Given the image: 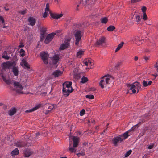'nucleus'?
Here are the masks:
<instances>
[{
    "label": "nucleus",
    "instance_id": "nucleus-1",
    "mask_svg": "<svg viewBox=\"0 0 158 158\" xmlns=\"http://www.w3.org/2000/svg\"><path fill=\"white\" fill-rule=\"evenodd\" d=\"M111 77L110 75H105L102 77L99 82V85L102 89L107 87L109 88L108 85L110 83Z\"/></svg>",
    "mask_w": 158,
    "mask_h": 158
},
{
    "label": "nucleus",
    "instance_id": "nucleus-2",
    "mask_svg": "<svg viewBox=\"0 0 158 158\" xmlns=\"http://www.w3.org/2000/svg\"><path fill=\"white\" fill-rule=\"evenodd\" d=\"M72 139L73 142V147L72 146V142L70 141L69 145V151L71 152H75L76 150L75 148L77 147L78 145L79 142V138L77 136L70 137L69 139Z\"/></svg>",
    "mask_w": 158,
    "mask_h": 158
},
{
    "label": "nucleus",
    "instance_id": "nucleus-3",
    "mask_svg": "<svg viewBox=\"0 0 158 158\" xmlns=\"http://www.w3.org/2000/svg\"><path fill=\"white\" fill-rule=\"evenodd\" d=\"M128 88L131 90L133 93H138L140 89L141 85L138 82H134L131 84H128L127 85Z\"/></svg>",
    "mask_w": 158,
    "mask_h": 158
},
{
    "label": "nucleus",
    "instance_id": "nucleus-4",
    "mask_svg": "<svg viewBox=\"0 0 158 158\" xmlns=\"http://www.w3.org/2000/svg\"><path fill=\"white\" fill-rule=\"evenodd\" d=\"M83 34V33L82 30H77L75 32L74 36L75 40L76 45H78L79 44V42L81 40V37Z\"/></svg>",
    "mask_w": 158,
    "mask_h": 158
},
{
    "label": "nucleus",
    "instance_id": "nucleus-5",
    "mask_svg": "<svg viewBox=\"0 0 158 158\" xmlns=\"http://www.w3.org/2000/svg\"><path fill=\"white\" fill-rule=\"evenodd\" d=\"M13 85L14 90L15 91L18 93H23V87L21 82L15 81L14 82Z\"/></svg>",
    "mask_w": 158,
    "mask_h": 158
},
{
    "label": "nucleus",
    "instance_id": "nucleus-6",
    "mask_svg": "<svg viewBox=\"0 0 158 158\" xmlns=\"http://www.w3.org/2000/svg\"><path fill=\"white\" fill-rule=\"evenodd\" d=\"M50 59L51 61L49 62L48 64L56 67L59 61V56L57 55H54L52 57L50 58Z\"/></svg>",
    "mask_w": 158,
    "mask_h": 158
},
{
    "label": "nucleus",
    "instance_id": "nucleus-7",
    "mask_svg": "<svg viewBox=\"0 0 158 158\" xmlns=\"http://www.w3.org/2000/svg\"><path fill=\"white\" fill-rule=\"evenodd\" d=\"M0 76L3 81L7 85H10L12 84V81L10 78L9 73H4L1 74Z\"/></svg>",
    "mask_w": 158,
    "mask_h": 158
},
{
    "label": "nucleus",
    "instance_id": "nucleus-8",
    "mask_svg": "<svg viewBox=\"0 0 158 158\" xmlns=\"http://www.w3.org/2000/svg\"><path fill=\"white\" fill-rule=\"evenodd\" d=\"M40 56L41 58L44 63L45 64H48L49 63L48 58L49 55L48 53L44 52H42L40 53Z\"/></svg>",
    "mask_w": 158,
    "mask_h": 158
},
{
    "label": "nucleus",
    "instance_id": "nucleus-9",
    "mask_svg": "<svg viewBox=\"0 0 158 158\" xmlns=\"http://www.w3.org/2000/svg\"><path fill=\"white\" fill-rule=\"evenodd\" d=\"M83 63L85 65L87 66V67L85 68L86 69H89L92 68V66L93 65V63L91 59L85 60H84Z\"/></svg>",
    "mask_w": 158,
    "mask_h": 158
},
{
    "label": "nucleus",
    "instance_id": "nucleus-10",
    "mask_svg": "<svg viewBox=\"0 0 158 158\" xmlns=\"http://www.w3.org/2000/svg\"><path fill=\"white\" fill-rule=\"evenodd\" d=\"M131 40L135 42L137 44L140 45L142 44L144 41L140 39L138 36H135L132 37Z\"/></svg>",
    "mask_w": 158,
    "mask_h": 158
},
{
    "label": "nucleus",
    "instance_id": "nucleus-11",
    "mask_svg": "<svg viewBox=\"0 0 158 158\" xmlns=\"http://www.w3.org/2000/svg\"><path fill=\"white\" fill-rule=\"evenodd\" d=\"M123 140L122 138H121L119 135L118 136L114 138L112 140V142L114 145L116 146H117L118 143H121Z\"/></svg>",
    "mask_w": 158,
    "mask_h": 158
},
{
    "label": "nucleus",
    "instance_id": "nucleus-12",
    "mask_svg": "<svg viewBox=\"0 0 158 158\" xmlns=\"http://www.w3.org/2000/svg\"><path fill=\"white\" fill-rule=\"evenodd\" d=\"M56 33L54 32L49 34L47 36L45 40V43L48 44L53 39Z\"/></svg>",
    "mask_w": 158,
    "mask_h": 158
},
{
    "label": "nucleus",
    "instance_id": "nucleus-13",
    "mask_svg": "<svg viewBox=\"0 0 158 158\" xmlns=\"http://www.w3.org/2000/svg\"><path fill=\"white\" fill-rule=\"evenodd\" d=\"M69 41L70 40L69 39L66 40L64 43L60 46V49L62 50L67 48L69 46Z\"/></svg>",
    "mask_w": 158,
    "mask_h": 158
},
{
    "label": "nucleus",
    "instance_id": "nucleus-14",
    "mask_svg": "<svg viewBox=\"0 0 158 158\" xmlns=\"http://www.w3.org/2000/svg\"><path fill=\"white\" fill-rule=\"evenodd\" d=\"M55 105L51 104H47L45 105L46 108L48 110L45 112V114H48L49 112L52 109L55 107Z\"/></svg>",
    "mask_w": 158,
    "mask_h": 158
},
{
    "label": "nucleus",
    "instance_id": "nucleus-15",
    "mask_svg": "<svg viewBox=\"0 0 158 158\" xmlns=\"http://www.w3.org/2000/svg\"><path fill=\"white\" fill-rule=\"evenodd\" d=\"M72 88L70 87L69 88H63L62 91L64 95L66 96H68L69 94L72 91Z\"/></svg>",
    "mask_w": 158,
    "mask_h": 158
},
{
    "label": "nucleus",
    "instance_id": "nucleus-16",
    "mask_svg": "<svg viewBox=\"0 0 158 158\" xmlns=\"http://www.w3.org/2000/svg\"><path fill=\"white\" fill-rule=\"evenodd\" d=\"M50 16L52 18L55 19H58L63 16V14L62 13L60 14L56 13H51Z\"/></svg>",
    "mask_w": 158,
    "mask_h": 158
},
{
    "label": "nucleus",
    "instance_id": "nucleus-17",
    "mask_svg": "<svg viewBox=\"0 0 158 158\" xmlns=\"http://www.w3.org/2000/svg\"><path fill=\"white\" fill-rule=\"evenodd\" d=\"M21 65L22 66H24L25 68L30 69V66L29 64L24 59H23L20 63Z\"/></svg>",
    "mask_w": 158,
    "mask_h": 158
},
{
    "label": "nucleus",
    "instance_id": "nucleus-18",
    "mask_svg": "<svg viewBox=\"0 0 158 158\" xmlns=\"http://www.w3.org/2000/svg\"><path fill=\"white\" fill-rule=\"evenodd\" d=\"M12 65V64L10 61L4 62L2 64L3 68L4 69L9 68Z\"/></svg>",
    "mask_w": 158,
    "mask_h": 158
},
{
    "label": "nucleus",
    "instance_id": "nucleus-19",
    "mask_svg": "<svg viewBox=\"0 0 158 158\" xmlns=\"http://www.w3.org/2000/svg\"><path fill=\"white\" fill-rule=\"evenodd\" d=\"M40 106H41V105L40 104H38L36 105L33 108L31 109H30L27 110H26L25 111V112L26 113H29V112H31L34 111L35 110H36L37 109H38Z\"/></svg>",
    "mask_w": 158,
    "mask_h": 158
},
{
    "label": "nucleus",
    "instance_id": "nucleus-20",
    "mask_svg": "<svg viewBox=\"0 0 158 158\" xmlns=\"http://www.w3.org/2000/svg\"><path fill=\"white\" fill-rule=\"evenodd\" d=\"M62 73V71H61L60 70H57L53 72L52 73V74L55 77H58L61 75Z\"/></svg>",
    "mask_w": 158,
    "mask_h": 158
},
{
    "label": "nucleus",
    "instance_id": "nucleus-21",
    "mask_svg": "<svg viewBox=\"0 0 158 158\" xmlns=\"http://www.w3.org/2000/svg\"><path fill=\"white\" fill-rule=\"evenodd\" d=\"M72 82H66L63 83L62 84L63 88H72L71 85Z\"/></svg>",
    "mask_w": 158,
    "mask_h": 158
},
{
    "label": "nucleus",
    "instance_id": "nucleus-22",
    "mask_svg": "<svg viewBox=\"0 0 158 158\" xmlns=\"http://www.w3.org/2000/svg\"><path fill=\"white\" fill-rule=\"evenodd\" d=\"M28 21L31 25L34 26L35 25V20L33 17H29L28 19Z\"/></svg>",
    "mask_w": 158,
    "mask_h": 158
},
{
    "label": "nucleus",
    "instance_id": "nucleus-23",
    "mask_svg": "<svg viewBox=\"0 0 158 158\" xmlns=\"http://www.w3.org/2000/svg\"><path fill=\"white\" fill-rule=\"evenodd\" d=\"M131 129H130L127 131L123 134L120 135L121 138H122L123 140L125 139L128 137V136L129 135H128V132L129 131H131Z\"/></svg>",
    "mask_w": 158,
    "mask_h": 158
},
{
    "label": "nucleus",
    "instance_id": "nucleus-24",
    "mask_svg": "<svg viewBox=\"0 0 158 158\" xmlns=\"http://www.w3.org/2000/svg\"><path fill=\"white\" fill-rule=\"evenodd\" d=\"M105 40V38L103 37H101L98 40H97L95 43L96 45L98 46L104 43Z\"/></svg>",
    "mask_w": 158,
    "mask_h": 158
},
{
    "label": "nucleus",
    "instance_id": "nucleus-25",
    "mask_svg": "<svg viewBox=\"0 0 158 158\" xmlns=\"http://www.w3.org/2000/svg\"><path fill=\"white\" fill-rule=\"evenodd\" d=\"M85 26V25L84 23H83L82 25L81 24H74L73 26V27L75 28V29H80L84 27Z\"/></svg>",
    "mask_w": 158,
    "mask_h": 158
},
{
    "label": "nucleus",
    "instance_id": "nucleus-26",
    "mask_svg": "<svg viewBox=\"0 0 158 158\" xmlns=\"http://www.w3.org/2000/svg\"><path fill=\"white\" fill-rule=\"evenodd\" d=\"M16 112V109L14 108H12L10 109L8 111V114L10 116H12Z\"/></svg>",
    "mask_w": 158,
    "mask_h": 158
},
{
    "label": "nucleus",
    "instance_id": "nucleus-27",
    "mask_svg": "<svg viewBox=\"0 0 158 158\" xmlns=\"http://www.w3.org/2000/svg\"><path fill=\"white\" fill-rule=\"evenodd\" d=\"M19 151L17 148H15L11 152V155L13 156H14L15 155H17L19 154Z\"/></svg>",
    "mask_w": 158,
    "mask_h": 158
},
{
    "label": "nucleus",
    "instance_id": "nucleus-28",
    "mask_svg": "<svg viewBox=\"0 0 158 158\" xmlns=\"http://www.w3.org/2000/svg\"><path fill=\"white\" fill-rule=\"evenodd\" d=\"M12 72L14 75L17 76L19 73L18 70L16 67H13L12 69Z\"/></svg>",
    "mask_w": 158,
    "mask_h": 158
},
{
    "label": "nucleus",
    "instance_id": "nucleus-29",
    "mask_svg": "<svg viewBox=\"0 0 158 158\" xmlns=\"http://www.w3.org/2000/svg\"><path fill=\"white\" fill-rule=\"evenodd\" d=\"M152 83L151 81H147L145 80H144L143 81V86L144 87H146L148 85H151Z\"/></svg>",
    "mask_w": 158,
    "mask_h": 158
},
{
    "label": "nucleus",
    "instance_id": "nucleus-30",
    "mask_svg": "<svg viewBox=\"0 0 158 158\" xmlns=\"http://www.w3.org/2000/svg\"><path fill=\"white\" fill-rule=\"evenodd\" d=\"M15 145L18 147L24 146V144L22 141H18L15 143Z\"/></svg>",
    "mask_w": 158,
    "mask_h": 158
},
{
    "label": "nucleus",
    "instance_id": "nucleus-31",
    "mask_svg": "<svg viewBox=\"0 0 158 158\" xmlns=\"http://www.w3.org/2000/svg\"><path fill=\"white\" fill-rule=\"evenodd\" d=\"M32 152L29 150H27L25 153V156L28 157L30 156L32 154Z\"/></svg>",
    "mask_w": 158,
    "mask_h": 158
},
{
    "label": "nucleus",
    "instance_id": "nucleus-32",
    "mask_svg": "<svg viewBox=\"0 0 158 158\" xmlns=\"http://www.w3.org/2000/svg\"><path fill=\"white\" fill-rule=\"evenodd\" d=\"M84 51L82 50H80L78 51L77 53V56L78 58H80L84 54Z\"/></svg>",
    "mask_w": 158,
    "mask_h": 158
},
{
    "label": "nucleus",
    "instance_id": "nucleus-33",
    "mask_svg": "<svg viewBox=\"0 0 158 158\" xmlns=\"http://www.w3.org/2000/svg\"><path fill=\"white\" fill-rule=\"evenodd\" d=\"M124 44V43L123 42H122L120 44H119L117 48L115 50V52H117L118 51L122 48Z\"/></svg>",
    "mask_w": 158,
    "mask_h": 158
},
{
    "label": "nucleus",
    "instance_id": "nucleus-34",
    "mask_svg": "<svg viewBox=\"0 0 158 158\" xmlns=\"http://www.w3.org/2000/svg\"><path fill=\"white\" fill-rule=\"evenodd\" d=\"M108 21L107 17H104L101 18V21L102 23L103 24H106L107 23Z\"/></svg>",
    "mask_w": 158,
    "mask_h": 158
},
{
    "label": "nucleus",
    "instance_id": "nucleus-35",
    "mask_svg": "<svg viewBox=\"0 0 158 158\" xmlns=\"http://www.w3.org/2000/svg\"><path fill=\"white\" fill-rule=\"evenodd\" d=\"M2 57L5 59L8 60L9 59V57L7 55V53L6 51H4L2 54Z\"/></svg>",
    "mask_w": 158,
    "mask_h": 158
},
{
    "label": "nucleus",
    "instance_id": "nucleus-36",
    "mask_svg": "<svg viewBox=\"0 0 158 158\" xmlns=\"http://www.w3.org/2000/svg\"><path fill=\"white\" fill-rule=\"evenodd\" d=\"M135 21L137 22V24L141 21V19L140 16L138 15H136L135 16Z\"/></svg>",
    "mask_w": 158,
    "mask_h": 158
},
{
    "label": "nucleus",
    "instance_id": "nucleus-37",
    "mask_svg": "<svg viewBox=\"0 0 158 158\" xmlns=\"http://www.w3.org/2000/svg\"><path fill=\"white\" fill-rule=\"evenodd\" d=\"M115 28V27L114 26H110L107 28V30L109 31H112Z\"/></svg>",
    "mask_w": 158,
    "mask_h": 158
},
{
    "label": "nucleus",
    "instance_id": "nucleus-38",
    "mask_svg": "<svg viewBox=\"0 0 158 158\" xmlns=\"http://www.w3.org/2000/svg\"><path fill=\"white\" fill-rule=\"evenodd\" d=\"M89 0H82L81 3L84 5H86L87 4H89Z\"/></svg>",
    "mask_w": 158,
    "mask_h": 158
},
{
    "label": "nucleus",
    "instance_id": "nucleus-39",
    "mask_svg": "<svg viewBox=\"0 0 158 158\" xmlns=\"http://www.w3.org/2000/svg\"><path fill=\"white\" fill-rule=\"evenodd\" d=\"M85 97L89 99H93L94 98V96L92 94L86 95Z\"/></svg>",
    "mask_w": 158,
    "mask_h": 158
},
{
    "label": "nucleus",
    "instance_id": "nucleus-40",
    "mask_svg": "<svg viewBox=\"0 0 158 158\" xmlns=\"http://www.w3.org/2000/svg\"><path fill=\"white\" fill-rule=\"evenodd\" d=\"M88 81L87 78L83 77L81 78V82L82 83H84Z\"/></svg>",
    "mask_w": 158,
    "mask_h": 158
},
{
    "label": "nucleus",
    "instance_id": "nucleus-41",
    "mask_svg": "<svg viewBox=\"0 0 158 158\" xmlns=\"http://www.w3.org/2000/svg\"><path fill=\"white\" fill-rule=\"evenodd\" d=\"M19 52L20 53V56L22 57H23L25 54L24 51L23 49L22 48L20 50Z\"/></svg>",
    "mask_w": 158,
    "mask_h": 158
},
{
    "label": "nucleus",
    "instance_id": "nucleus-42",
    "mask_svg": "<svg viewBox=\"0 0 158 158\" xmlns=\"http://www.w3.org/2000/svg\"><path fill=\"white\" fill-rule=\"evenodd\" d=\"M143 15L142 16V19L144 20H146L147 19V16L145 13H143Z\"/></svg>",
    "mask_w": 158,
    "mask_h": 158
},
{
    "label": "nucleus",
    "instance_id": "nucleus-43",
    "mask_svg": "<svg viewBox=\"0 0 158 158\" xmlns=\"http://www.w3.org/2000/svg\"><path fill=\"white\" fill-rule=\"evenodd\" d=\"M45 11L48 12L49 11V5L48 3L46 5V7L45 9Z\"/></svg>",
    "mask_w": 158,
    "mask_h": 158
},
{
    "label": "nucleus",
    "instance_id": "nucleus-44",
    "mask_svg": "<svg viewBox=\"0 0 158 158\" xmlns=\"http://www.w3.org/2000/svg\"><path fill=\"white\" fill-rule=\"evenodd\" d=\"M132 152V150H130L128 151L125 154V157H127Z\"/></svg>",
    "mask_w": 158,
    "mask_h": 158
},
{
    "label": "nucleus",
    "instance_id": "nucleus-45",
    "mask_svg": "<svg viewBox=\"0 0 158 158\" xmlns=\"http://www.w3.org/2000/svg\"><path fill=\"white\" fill-rule=\"evenodd\" d=\"M77 155L78 157H80L81 156H84L85 155V153L84 152H79L76 154Z\"/></svg>",
    "mask_w": 158,
    "mask_h": 158
},
{
    "label": "nucleus",
    "instance_id": "nucleus-46",
    "mask_svg": "<svg viewBox=\"0 0 158 158\" xmlns=\"http://www.w3.org/2000/svg\"><path fill=\"white\" fill-rule=\"evenodd\" d=\"M154 145L153 143H151L150 145H148L147 148L149 149H152L154 147Z\"/></svg>",
    "mask_w": 158,
    "mask_h": 158
},
{
    "label": "nucleus",
    "instance_id": "nucleus-47",
    "mask_svg": "<svg viewBox=\"0 0 158 158\" xmlns=\"http://www.w3.org/2000/svg\"><path fill=\"white\" fill-rule=\"evenodd\" d=\"M85 110L84 109H82L81 111L80 112V115L81 116H83L84 114Z\"/></svg>",
    "mask_w": 158,
    "mask_h": 158
},
{
    "label": "nucleus",
    "instance_id": "nucleus-48",
    "mask_svg": "<svg viewBox=\"0 0 158 158\" xmlns=\"http://www.w3.org/2000/svg\"><path fill=\"white\" fill-rule=\"evenodd\" d=\"M48 12L45 11L42 15V16L44 18H46L48 16Z\"/></svg>",
    "mask_w": 158,
    "mask_h": 158
},
{
    "label": "nucleus",
    "instance_id": "nucleus-49",
    "mask_svg": "<svg viewBox=\"0 0 158 158\" xmlns=\"http://www.w3.org/2000/svg\"><path fill=\"white\" fill-rule=\"evenodd\" d=\"M146 10V8L145 6H143L141 8V10L143 12V13H145V12Z\"/></svg>",
    "mask_w": 158,
    "mask_h": 158
},
{
    "label": "nucleus",
    "instance_id": "nucleus-50",
    "mask_svg": "<svg viewBox=\"0 0 158 158\" xmlns=\"http://www.w3.org/2000/svg\"><path fill=\"white\" fill-rule=\"evenodd\" d=\"M0 22L2 23H4V20L2 16H0Z\"/></svg>",
    "mask_w": 158,
    "mask_h": 158
},
{
    "label": "nucleus",
    "instance_id": "nucleus-51",
    "mask_svg": "<svg viewBox=\"0 0 158 158\" xmlns=\"http://www.w3.org/2000/svg\"><path fill=\"white\" fill-rule=\"evenodd\" d=\"M138 127V124H137L136 125H135L134 126H133L132 127L131 129H132L133 130H135V129H136Z\"/></svg>",
    "mask_w": 158,
    "mask_h": 158
},
{
    "label": "nucleus",
    "instance_id": "nucleus-52",
    "mask_svg": "<svg viewBox=\"0 0 158 158\" xmlns=\"http://www.w3.org/2000/svg\"><path fill=\"white\" fill-rule=\"evenodd\" d=\"M44 38V34H42L40 37V40L41 41H43Z\"/></svg>",
    "mask_w": 158,
    "mask_h": 158
},
{
    "label": "nucleus",
    "instance_id": "nucleus-53",
    "mask_svg": "<svg viewBox=\"0 0 158 158\" xmlns=\"http://www.w3.org/2000/svg\"><path fill=\"white\" fill-rule=\"evenodd\" d=\"M141 0H131V2L134 3L140 1Z\"/></svg>",
    "mask_w": 158,
    "mask_h": 158
},
{
    "label": "nucleus",
    "instance_id": "nucleus-54",
    "mask_svg": "<svg viewBox=\"0 0 158 158\" xmlns=\"http://www.w3.org/2000/svg\"><path fill=\"white\" fill-rule=\"evenodd\" d=\"M24 44H22V43H21L20 44L19 46V48H22V47H24Z\"/></svg>",
    "mask_w": 158,
    "mask_h": 158
},
{
    "label": "nucleus",
    "instance_id": "nucleus-55",
    "mask_svg": "<svg viewBox=\"0 0 158 158\" xmlns=\"http://www.w3.org/2000/svg\"><path fill=\"white\" fill-rule=\"evenodd\" d=\"M88 145V143H87L85 142L83 143V145L84 146H86Z\"/></svg>",
    "mask_w": 158,
    "mask_h": 158
},
{
    "label": "nucleus",
    "instance_id": "nucleus-56",
    "mask_svg": "<svg viewBox=\"0 0 158 158\" xmlns=\"http://www.w3.org/2000/svg\"><path fill=\"white\" fill-rule=\"evenodd\" d=\"M138 60V57L137 56H135L134 58V60L135 61H137Z\"/></svg>",
    "mask_w": 158,
    "mask_h": 158
},
{
    "label": "nucleus",
    "instance_id": "nucleus-57",
    "mask_svg": "<svg viewBox=\"0 0 158 158\" xmlns=\"http://www.w3.org/2000/svg\"><path fill=\"white\" fill-rule=\"evenodd\" d=\"M145 60H148L149 58L148 57H145L144 58Z\"/></svg>",
    "mask_w": 158,
    "mask_h": 158
},
{
    "label": "nucleus",
    "instance_id": "nucleus-58",
    "mask_svg": "<svg viewBox=\"0 0 158 158\" xmlns=\"http://www.w3.org/2000/svg\"><path fill=\"white\" fill-rule=\"evenodd\" d=\"M21 14H22V15H23V14H25V11H21Z\"/></svg>",
    "mask_w": 158,
    "mask_h": 158
},
{
    "label": "nucleus",
    "instance_id": "nucleus-59",
    "mask_svg": "<svg viewBox=\"0 0 158 158\" xmlns=\"http://www.w3.org/2000/svg\"><path fill=\"white\" fill-rule=\"evenodd\" d=\"M152 23V22L151 21H149V22L148 23H147V24L148 25H151Z\"/></svg>",
    "mask_w": 158,
    "mask_h": 158
},
{
    "label": "nucleus",
    "instance_id": "nucleus-60",
    "mask_svg": "<svg viewBox=\"0 0 158 158\" xmlns=\"http://www.w3.org/2000/svg\"><path fill=\"white\" fill-rule=\"evenodd\" d=\"M79 6V5H77V7H76V10H78V7Z\"/></svg>",
    "mask_w": 158,
    "mask_h": 158
},
{
    "label": "nucleus",
    "instance_id": "nucleus-61",
    "mask_svg": "<svg viewBox=\"0 0 158 158\" xmlns=\"http://www.w3.org/2000/svg\"><path fill=\"white\" fill-rule=\"evenodd\" d=\"M134 15H131V19H132L133 18Z\"/></svg>",
    "mask_w": 158,
    "mask_h": 158
},
{
    "label": "nucleus",
    "instance_id": "nucleus-62",
    "mask_svg": "<svg viewBox=\"0 0 158 158\" xmlns=\"http://www.w3.org/2000/svg\"><path fill=\"white\" fill-rule=\"evenodd\" d=\"M106 131V130H104L103 132H102V134H104V133Z\"/></svg>",
    "mask_w": 158,
    "mask_h": 158
},
{
    "label": "nucleus",
    "instance_id": "nucleus-63",
    "mask_svg": "<svg viewBox=\"0 0 158 158\" xmlns=\"http://www.w3.org/2000/svg\"><path fill=\"white\" fill-rule=\"evenodd\" d=\"M39 133H37L36 135V136H37V135H39Z\"/></svg>",
    "mask_w": 158,
    "mask_h": 158
},
{
    "label": "nucleus",
    "instance_id": "nucleus-64",
    "mask_svg": "<svg viewBox=\"0 0 158 158\" xmlns=\"http://www.w3.org/2000/svg\"><path fill=\"white\" fill-rule=\"evenodd\" d=\"M60 158H67L66 157H61Z\"/></svg>",
    "mask_w": 158,
    "mask_h": 158
}]
</instances>
